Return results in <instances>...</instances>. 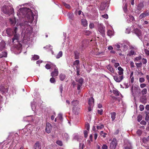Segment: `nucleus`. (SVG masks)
<instances>
[{
    "instance_id": "46",
    "label": "nucleus",
    "mask_w": 149,
    "mask_h": 149,
    "mask_svg": "<svg viewBox=\"0 0 149 149\" xmlns=\"http://www.w3.org/2000/svg\"><path fill=\"white\" fill-rule=\"evenodd\" d=\"M141 56H140L138 57H136L134 59V61L135 62H137L141 60Z\"/></svg>"
},
{
    "instance_id": "58",
    "label": "nucleus",
    "mask_w": 149,
    "mask_h": 149,
    "mask_svg": "<svg viewBox=\"0 0 149 149\" xmlns=\"http://www.w3.org/2000/svg\"><path fill=\"white\" fill-rule=\"evenodd\" d=\"M103 111L102 109L98 110H97V113L98 114H100V115H102L103 113Z\"/></svg>"
},
{
    "instance_id": "42",
    "label": "nucleus",
    "mask_w": 149,
    "mask_h": 149,
    "mask_svg": "<svg viewBox=\"0 0 149 149\" xmlns=\"http://www.w3.org/2000/svg\"><path fill=\"white\" fill-rule=\"evenodd\" d=\"M100 135L103 138H105L107 134L106 133H104L103 131H101L100 132Z\"/></svg>"
},
{
    "instance_id": "9",
    "label": "nucleus",
    "mask_w": 149,
    "mask_h": 149,
    "mask_svg": "<svg viewBox=\"0 0 149 149\" xmlns=\"http://www.w3.org/2000/svg\"><path fill=\"white\" fill-rule=\"evenodd\" d=\"M80 110V107L79 106L72 107V112L75 115H78L79 113Z\"/></svg>"
},
{
    "instance_id": "64",
    "label": "nucleus",
    "mask_w": 149,
    "mask_h": 149,
    "mask_svg": "<svg viewBox=\"0 0 149 149\" xmlns=\"http://www.w3.org/2000/svg\"><path fill=\"white\" fill-rule=\"evenodd\" d=\"M144 52L147 55H149V51L147 49H145L144 50Z\"/></svg>"
},
{
    "instance_id": "51",
    "label": "nucleus",
    "mask_w": 149,
    "mask_h": 149,
    "mask_svg": "<svg viewBox=\"0 0 149 149\" xmlns=\"http://www.w3.org/2000/svg\"><path fill=\"white\" fill-rule=\"evenodd\" d=\"M93 105H89L88 107V112H90L93 109Z\"/></svg>"
},
{
    "instance_id": "40",
    "label": "nucleus",
    "mask_w": 149,
    "mask_h": 149,
    "mask_svg": "<svg viewBox=\"0 0 149 149\" xmlns=\"http://www.w3.org/2000/svg\"><path fill=\"white\" fill-rule=\"evenodd\" d=\"M10 21L11 22V24H15L16 22L15 19V18H13L12 19L10 18Z\"/></svg>"
},
{
    "instance_id": "28",
    "label": "nucleus",
    "mask_w": 149,
    "mask_h": 149,
    "mask_svg": "<svg viewBox=\"0 0 149 149\" xmlns=\"http://www.w3.org/2000/svg\"><path fill=\"white\" fill-rule=\"evenodd\" d=\"M57 119H59L60 121H62L63 120L62 115L61 113L58 114V117L55 119V121L56 122Z\"/></svg>"
},
{
    "instance_id": "59",
    "label": "nucleus",
    "mask_w": 149,
    "mask_h": 149,
    "mask_svg": "<svg viewBox=\"0 0 149 149\" xmlns=\"http://www.w3.org/2000/svg\"><path fill=\"white\" fill-rule=\"evenodd\" d=\"M82 84H77V89L78 90H80V88L82 86Z\"/></svg>"
},
{
    "instance_id": "16",
    "label": "nucleus",
    "mask_w": 149,
    "mask_h": 149,
    "mask_svg": "<svg viewBox=\"0 0 149 149\" xmlns=\"http://www.w3.org/2000/svg\"><path fill=\"white\" fill-rule=\"evenodd\" d=\"M127 21L128 22H131L134 20V17L132 15H128L126 17Z\"/></svg>"
},
{
    "instance_id": "19",
    "label": "nucleus",
    "mask_w": 149,
    "mask_h": 149,
    "mask_svg": "<svg viewBox=\"0 0 149 149\" xmlns=\"http://www.w3.org/2000/svg\"><path fill=\"white\" fill-rule=\"evenodd\" d=\"M8 53L6 51H4L0 53V58L3 57L6 58L7 56Z\"/></svg>"
},
{
    "instance_id": "18",
    "label": "nucleus",
    "mask_w": 149,
    "mask_h": 149,
    "mask_svg": "<svg viewBox=\"0 0 149 149\" xmlns=\"http://www.w3.org/2000/svg\"><path fill=\"white\" fill-rule=\"evenodd\" d=\"M118 73L119 75H121L123 76V69L121 67L119 66L118 68Z\"/></svg>"
},
{
    "instance_id": "27",
    "label": "nucleus",
    "mask_w": 149,
    "mask_h": 149,
    "mask_svg": "<svg viewBox=\"0 0 149 149\" xmlns=\"http://www.w3.org/2000/svg\"><path fill=\"white\" fill-rule=\"evenodd\" d=\"M33 147L34 149H36L38 148H39V149H41V147L40 146V143L39 142H36L34 145Z\"/></svg>"
},
{
    "instance_id": "50",
    "label": "nucleus",
    "mask_w": 149,
    "mask_h": 149,
    "mask_svg": "<svg viewBox=\"0 0 149 149\" xmlns=\"http://www.w3.org/2000/svg\"><path fill=\"white\" fill-rule=\"evenodd\" d=\"M50 81L52 83H55L56 82V80L53 77H52L50 78Z\"/></svg>"
},
{
    "instance_id": "62",
    "label": "nucleus",
    "mask_w": 149,
    "mask_h": 149,
    "mask_svg": "<svg viewBox=\"0 0 149 149\" xmlns=\"http://www.w3.org/2000/svg\"><path fill=\"white\" fill-rule=\"evenodd\" d=\"M94 24L92 23H90L89 24V28L90 29H93L94 28Z\"/></svg>"
},
{
    "instance_id": "49",
    "label": "nucleus",
    "mask_w": 149,
    "mask_h": 149,
    "mask_svg": "<svg viewBox=\"0 0 149 149\" xmlns=\"http://www.w3.org/2000/svg\"><path fill=\"white\" fill-rule=\"evenodd\" d=\"M56 143L57 144L60 146H61L63 145L62 142L61 141L57 140L56 141Z\"/></svg>"
},
{
    "instance_id": "37",
    "label": "nucleus",
    "mask_w": 149,
    "mask_h": 149,
    "mask_svg": "<svg viewBox=\"0 0 149 149\" xmlns=\"http://www.w3.org/2000/svg\"><path fill=\"white\" fill-rule=\"evenodd\" d=\"M76 81L78 82V84H82L84 80L82 78H80L76 79Z\"/></svg>"
},
{
    "instance_id": "55",
    "label": "nucleus",
    "mask_w": 149,
    "mask_h": 149,
    "mask_svg": "<svg viewBox=\"0 0 149 149\" xmlns=\"http://www.w3.org/2000/svg\"><path fill=\"white\" fill-rule=\"evenodd\" d=\"M139 107L140 110L141 111H143L144 109V107L143 105H140Z\"/></svg>"
},
{
    "instance_id": "63",
    "label": "nucleus",
    "mask_w": 149,
    "mask_h": 149,
    "mask_svg": "<svg viewBox=\"0 0 149 149\" xmlns=\"http://www.w3.org/2000/svg\"><path fill=\"white\" fill-rule=\"evenodd\" d=\"M102 149H108V146L106 144H104L103 145L102 147Z\"/></svg>"
},
{
    "instance_id": "20",
    "label": "nucleus",
    "mask_w": 149,
    "mask_h": 149,
    "mask_svg": "<svg viewBox=\"0 0 149 149\" xmlns=\"http://www.w3.org/2000/svg\"><path fill=\"white\" fill-rule=\"evenodd\" d=\"M62 136L64 140L68 141L69 139V136L67 133H63L62 134Z\"/></svg>"
},
{
    "instance_id": "6",
    "label": "nucleus",
    "mask_w": 149,
    "mask_h": 149,
    "mask_svg": "<svg viewBox=\"0 0 149 149\" xmlns=\"http://www.w3.org/2000/svg\"><path fill=\"white\" fill-rule=\"evenodd\" d=\"M117 145V141L115 138H113L110 144V149H115Z\"/></svg>"
},
{
    "instance_id": "14",
    "label": "nucleus",
    "mask_w": 149,
    "mask_h": 149,
    "mask_svg": "<svg viewBox=\"0 0 149 149\" xmlns=\"http://www.w3.org/2000/svg\"><path fill=\"white\" fill-rule=\"evenodd\" d=\"M54 66H55V65L51 62H49V63L47 64L46 65L45 67L47 69H49L50 68L52 69L54 68Z\"/></svg>"
},
{
    "instance_id": "17",
    "label": "nucleus",
    "mask_w": 149,
    "mask_h": 149,
    "mask_svg": "<svg viewBox=\"0 0 149 149\" xmlns=\"http://www.w3.org/2000/svg\"><path fill=\"white\" fill-rule=\"evenodd\" d=\"M67 16L70 19V21H72L74 19V15L73 13H68L67 14Z\"/></svg>"
},
{
    "instance_id": "56",
    "label": "nucleus",
    "mask_w": 149,
    "mask_h": 149,
    "mask_svg": "<svg viewBox=\"0 0 149 149\" xmlns=\"http://www.w3.org/2000/svg\"><path fill=\"white\" fill-rule=\"evenodd\" d=\"M141 101L143 103H145L146 102V99L145 98L143 99L141 98Z\"/></svg>"
},
{
    "instance_id": "3",
    "label": "nucleus",
    "mask_w": 149,
    "mask_h": 149,
    "mask_svg": "<svg viewBox=\"0 0 149 149\" xmlns=\"http://www.w3.org/2000/svg\"><path fill=\"white\" fill-rule=\"evenodd\" d=\"M1 10L4 13L9 15L12 14L14 12L13 8L10 6L4 5L2 8Z\"/></svg>"
},
{
    "instance_id": "11",
    "label": "nucleus",
    "mask_w": 149,
    "mask_h": 149,
    "mask_svg": "<svg viewBox=\"0 0 149 149\" xmlns=\"http://www.w3.org/2000/svg\"><path fill=\"white\" fill-rule=\"evenodd\" d=\"M139 88L136 86H132L131 88V93L133 96L134 95L137 93V91Z\"/></svg>"
},
{
    "instance_id": "10",
    "label": "nucleus",
    "mask_w": 149,
    "mask_h": 149,
    "mask_svg": "<svg viewBox=\"0 0 149 149\" xmlns=\"http://www.w3.org/2000/svg\"><path fill=\"white\" fill-rule=\"evenodd\" d=\"M52 128V126L50 123H47L45 129L46 132L48 134L50 133L51 132Z\"/></svg>"
},
{
    "instance_id": "13",
    "label": "nucleus",
    "mask_w": 149,
    "mask_h": 149,
    "mask_svg": "<svg viewBox=\"0 0 149 149\" xmlns=\"http://www.w3.org/2000/svg\"><path fill=\"white\" fill-rule=\"evenodd\" d=\"M71 105L72 107L79 106V101L77 100H73L71 102Z\"/></svg>"
},
{
    "instance_id": "2",
    "label": "nucleus",
    "mask_w": 149,
    "mask_h": 149,
    "mask_svg": "<svg viewBox=\"0 0 149 149\" xmlns=\"http://www.w3.org/2000/svg\"><path fill=\"white\" fill-rule=\"evenodd\" d=\"M17 28L15 27L13 29H7L6 30V33L9 36L14 35L13 38L10 40V44L13 46L11 49H13L15 54L20 53L22 49V45L19 42V35L17 33Z\"/></svg>"
},
{
    "instance_id": "36",
    "label": "nucleus",
    "mask_w": 149,
    "mask_h": 149,
    "mask_svg": "<svg viewBox=\"0 0 149 149\" xmlns=\"http://www.w3.org/2000/svg\"><path fill=\"white\" fill-rule=\"evenodd\" d=\"M74 58L75 59H78L79 58V53L77 51L74 52Z\"/></svg>"
},
{
    "instance_id": "54",
    "label": "nucleus",
    "mask_w": 149,
    "mask_h": 149,
    "mask_svg": "<svg viewBox=\"0 0 149 149\" xmlns=\"http://www.w3.org/2000/svg\"><path fill=\"white\" fill-rule=\"evenodd\" d=\"M149 141V136L147 138H144L143 139V142L144 143H146V141Z\"/></svg>"
},
{
    "instance_id": "33",
    "label": "nucleus",
    "mask_w": 149,
    "mask_h": 149,
    "mask_svg": "<svg viewBox=\"0 0 149 149\" xmlns=\"http://www.w3.org/2000/svg\"><path fill=\"white\" fill-rule=\"evenodd\" d=\"M116 113L115 112H113L111 113V118L112 121H113L115 120L116 118Z\"/></svg>"
},
{
    "instance_id": "29",
    "label": "nucleus",
    "mask_w": 149,
    "mask_h": 149,
    "mask_svg": "<svg viewBox=\"0 0 149 149\" xmlns=\"http://www.w3.org/2000/svg\"><path fill=\"white\" fill-rule=\"evenodd\" d=\"M63 55L62 52L61 51H60L55 56V57L57 59L59 58Z\"/></svg>"
},
{
    "instance_id": "47",
    "label": "nucleus",
    "mask_w": 149,
    "mask_h": 149,
    "mask_svg": "<svg viewBox=\"0 0 149 149\" xmlns=\"http://www.w3.org/2000/svg\"><path fill=\"white\" fill-rule=\"evenodd\" d=\"M117 51V53L120 56H124V55L122 53L121 49L118 50Z\"/></svg>"
},
{
    "instance_id": "48",
    "label": "nucleus",
    "mask_w": 149,
    "mask_h": 149,
    "mask_svg": "<svg viewBox=\"0 0 149 149\" xmlns=\"http://www.w3.org/2000/svg\"><path fill=\"white\" fill-rule=\"evenodd\" d=\"M63 4L67 8L70 9L71 8L69 4H67L65 2L63 3Z\"/></svg>"
},
{
    "instance_id": "31",
    "label": "nucleus",
    "mask_w": 149,
    "mask_h": 149,
    "mask_svg": "<svg viewBox=\"0 0 149 149\" xmlns=\"http://www.w3.org/2000/svg\"><path fill=\"white\" fill-rule=\"evenodd\" d=\"M35 102L34 101H33L32 102H31V106L32 110L34 111H36V107L35 106Z\"/></svg>"
},
{
    "instance_id": "61",
    "label": "nucleus",
    "mask_w": 149,
    "mask_h": 149,
    "mask_svg": "<svg viewBox=\"0 0 149 149\" xmlns=\"http://www.w3.org/2000/svg\"><path fill=\"white\" fill-rule=\"evenodd\" d=\"M136 133L139 136H140L142 134L141 131L140 130H138L136 132Z\"/></svg>"
},
{
    "instance_id": "5",
    "label": "nucleus",
    "mask_w": 149,
    "mask_h": 149,
    "mask_svg": "<svg viewBox=\"0 0 149 149\" xmlns=\"http://www.w3.org/2000/svg\"><path fill=\"white\" fill-rule=\"evenodd\" d=\"M98 30L99 32L102 35L103 37L105 36V27L102 24H97Z\"/></svg>"
},
{
    "instance_id": "15",
    "label": "nucleus",
    "mask_w": 149,
    "mask_h": 149,
    "mask_svg": "<svg viewBox=\"0 0 149 149\" xmlns=\"http://www.w3.org/2000/svg\"><path fill=\"white\" fill-rule=\"evenodd\" d=\"M81 24L84 27H86L87 26V21L85 18H83L81 20Z\"/></svg>"
},
{
    "instance_id": "41",
    "label": "nucleus",
    "mask_w": 149,
    "mask_h": 149,
    "mask_svg": "<svg viewBox=\"0 0 149 149\" xmlns=\"http://www.w3.org/2000/svg\"><path fill=\"white\" fill-rule=\"evenodd\" d=\"M141 94L142 95H145L147 93V90L146 88L143 89L141 91Z\"/></svg>"
},
{
    "instance_id": "53",
    "label": "nucleus",
    "mask_w": 149,
    "mask_h": 149,
    "mask_svg": "<svg viewBox=\"0 0 149 149\" xmlns=\"http://www.w3.org/2000/svg\"><path fill=\"white\" fill-rule=\"evenodd\" d=\"M123 51H126L128 49V47L127 46L124 45L123 46Z\"/></svg>"
},
{
    "instance_id": "44",
    "label": "nucleus",
    "mask_w": 149,
    "mask_h": 149,
    "mask_svg": "<svg viewBox=\"0 0 149 149\" xmlns=\"http://www.w3.org/2000/svg\"><path fill=\"white\" fill-rule=\"evenodd\" d=\"M104 127V126L102 124L100 125L97 126V130H100L102 129Z\"/></svg>"
},
{
    "instance_id": "25",
    "label": "nucleus",
    "mask_w": 149,
    "mask_h": 149,
    "mask_svg": "<svg viewBox=\"0 0 149 149\" xmlns=\"http://www.w3.org/2000/svg\"><path fill=\"white\" fill-rule=\"evenodd\" d=\"M94 102V99L93 97H91L88 101V104L89 105H93Z\"/></svg>"
},
{
    "instance_id": "22",
    "label": "nucleus",
    "mask_w": 149,
    "mask_h": 149,
    "mask_svg": "<svg viewBox=\"0 0 149 149\" xmlns=\"http://www.w3.org/2000/svg\"><path fill=\"white\" fill-rule=\"evenodd\" d=\"M0 91L3 94L5 92H7L8 91V89L7 88H5L4 87L2 86H0Z\"/></svg>"
},
{
    "instance_id": "12",
    "label": "nucleus",
    "mask_w": 149,
    "mask_h": 149,
    "mask_svg": "<svg viewBox=\"0 0 149 149\" xmlns=\"http://www.w3.org/2000/svg\"><path fill=\"white\" fill-rule=\"evenodd\" d=\"M54 71L52 72L51 73V75L52 77H55L57 76L58 74V69L56 66H54Z\"/></svg>"
},
{
    "instance_id": "4",
    "label": "nucleus",
    "mask_w": 149,
    "mask_h": 149,
    "mask_svg": "<svg viewBox=\"0 0 149 149\" xmlns=\"http://www.w3.org/2000/svg\"><path fill=\"white\" fill-rule=\"evenodd\" d=\"M130 29L132 30V32L134 33L140 40L142 41V32L141 30L138 28H135L134 25H132Z\"/></svg>"
},
{
    "instance_id": "45",
    "label": "nucleus",
    "mask_w": 149,
    "mask_h": 149,
    "mask_svg": "<svg viewBox=\"0 0 149 149\" xmlns=\"http://www.w3.org/2000/svg\"><path fill=\"white\" fill-rule=\"evenodd\" d=\"M113 93L116 95V96H118L120 93V92L117 90H115L113 91Z\"/></svg>"
},
{
    "instance_id": "23",
    "label": "nucleus",
    "mask_w": 149,
    "mask_h": 149,
    "mask_svg": "<svg viewBox=\"0 0 149 149\" xmlns=\"http://www.w3.org/2000/svg\"><path fill=\"white\" fill-rule=\"evenodd\" d=\"M136 54L135 51L133 49H132L128 52L127 54L128 56H130Z\"/></svg>"
},
{
    "instance_id": "60",
    "label": "nucleus",
    "mask_w": 149,
    "mask_h": 149,
    "mask_svg": "<svg viewBox=\"0 0 149 149\" xmlns=\"http://www.w3.org/2000/svg\"><path fill=\"white\" fill-rule=\"evenodd\" d=\"M142 120V116L140 115H139L137 117V120L139 122Z\"/></svg>"
},
{
    "instance_id": "32",
    "label": "nucleus",
    "mask_w": 149,
    "mask_h": 149,
    "mask_svg": "<svg viewBox=\"0 0 149 149\" xmlns=\"http://www.w3.org/2000/svg\"><path fill=\"white\" fill-rule=\"evenodd\" d=\"M124 149H132L131 144L129 143L127 145H125L124 146Z\"/></svg>"
},
{
    "instance_id": "7",
    "label": "nucleus",
    "mask_w": 149,
    "mask_h": 149,
    "mask_svg": "<svg viewBox=\"0 0 149 149\" xmlns=\"http://www.w3.org/2000/svg\"><path fill=\"white\" fill-rule=\"evenodd\" d=\"M6 49V42L3 40H2L0 42V52L4 51Z\"/></svg>"
},
{
    "instance_id": "52",
    "label": "nucleus",
    "mask_w": 149,
    "mask_h": 149,
    "mask_svg": "<svg viewBox=\"0 0 149 149\" xmlns=\"http://www.w3.org/2000/svg\"><path fill=\"white\" fill-rule=\"evenodd\" d=\"M115 46L117 50H120L119 49L120 47V46L119 44H116L115 45Z\"/></svg>"
},
{
    "instance_id": "35",
    "label": "nucleus",
    "mask_w": 149,
    "mask_h": 149,
    "mask_svg": "<svg viewBox=\"0 0 149 149\" xmlns=\"http://www.w3.org/2000/svg\"><path fill=\"white\" fill-rule=\"evenodd\" d=\"M39 58V56L37 55H34L32 56L31 58L32 60H36L38 59Z\"/></svg>"
},
{
    "instance_id": "39",
    "label": "nucleus",
    "mask_w": 149,
    "mask_h": 149,
    "mask_svg": "<svg viewBox=\"0 0 149 149\" xmlns=\"http://www.w3.org/2000/svg\"><path fill=\"white\" fill-rule=\"evenodd\" d=\"M147 16L146 14L143 12V13H141L139 16V18L140 19H142L146 17Z\"/></svg>"
},
{
    "instance_id": "34",
    "label": "nucleus",
    "mask_w": 149,
    "mask_h": 149,
    "mask_svg": "<svg viewBox=\"0 0 149 149\" xmlns=\"http://www.w3.org/2000/svg\"><path fill=\"white\" fill-rule=\"evenodd\" d=\"M65 76L64 74H61L59 75L60 79L61 81H63L65 78Z\"/></svg>"
},
{
    "instance_id": "24",
    "label": "nucleus",
    "mask_w": 149,
    "mask_h": 149,
    "mask_svg": "<svg viewBox=\"0 0 149 149\" xmlns=\"http://www.w3.org/2000/svg\"><path fill=\"white\" fill-rule=\"evenodd\" d=\"M107 34L108 36L111 37V36L114 35V32L112 30L108 29L107 31Z\"/></svg>"
},
{
    "instance_id": "8",
    "label": "nucleus",
    "mask_w": 149,
    "mask_h": 149,
    "mask_svg": "<svg viewBox=\"0 0 149 149\" xmlns=\"http://www.w3.org/2000/svg\"><path fill=\"white\" fill-rule=\"evenodd\" d=\"M114 80L117 82H120L123 80V76L121 75L113 76Z\"/></svg>"
},
{
    "instance_id": "43",
    "label": "nucleus",
    "mask_w": 149,
    "mask_h": 149,
    "mask_svg": "<svg viewBox=\"0 0 149 149\" xmlns=\"http://www.w3.org/2000/svg\"><path fill=\"white\" fill-rule=\"evenodd\" d=\"M79 60H77L75 61L73 63V65H75L76 67H77V66L79 64Z\"/></svg>"
},
{
    "instance_id": "21",
    "label": "nucleus",
    "mask_w": 149,
    "mask_h": 149,
    "mask_svg": "<svg viewBox=\"0 0 149 149\" xmlns=\"http://www.w3.org/2000/svg\"><path fill=\"white\" fill-rule=\"evenodd\" d=\"M107 69L111 73H113L114 72V69L112 67L111 65H109L107 66Z\"/></svg>"
},
{
    "instance_id": "30",
    "label": "nucleus",
    "mask_w": 149,
    "mask_h": 149,
    "mask_svg": "<svg viewBox=\"0 0 149 149\" xmlns=\"http://www.w3.org/2000/svg\"><path fill=\"white\" fill-rule=\"evenodd\" d=\"M106 6V4L104 3H102L100 6V9L101 10H104Z\"/></svg>"
},
{
    "instance_id": "26",
    "label": "nucleus",
    "mask_w": 149,
    "mask_h": 149,
    "mask_svg": "<svg viewBox=\"0 0 149 149\" xmlns=\"http://www.w3.org/2000/svg\"><path fill=\"white\" fill-rule=\"evenodd\" d=\"M144 7V4L143 3H140L139 4L137 7V9L139 10H141Z\"/></svg>"
},
{
    "instance_id": "38",
    "label": "nucleus",
    "mask_w": 149,
    "mask_h": 149,
    "mask_svg": "<svg viewBox=\"0 0 149 149\" xmlns=\"http://www.w3.org/2000/svg\"><path fill=\"white\" fill-rule=\"evenodd\" d=\"M125 5L123 8V10L125 13H126L127 11V3H124Z\"/></svg>"
},
{
    "instance_id": "57",
    "label": "nucleus",
    "mask_w": 149,
    "mask_h": 149,
    "mask_svg": "<svg viewBox=\"0 0 149 149\" xmlns=\"http://www.w3.org/2000/svg\"><path fill=\"white\" fill-rule=\"evenodd\" d=\"M102 17L105 19H108V16L107 14H105L103 15H102Z\"/></svg>"
},
{
    "instance_id": "1",
    "label": "nucleus",
    "mask_w": 149,
    "mask_h": 149,
    "mask_svg": "<svg viewBox=\"0 0 149 149\" xmlns=\"http://www.w3.org/2000/svg\"><path fill=\"white\" fill-rule=\"evenodd\" d=\"M34 12L35 14H34L31 9L26 7L19 8L17 12V15L19 18H25V21L23 24H21V26L24 29L23 31H25V33L29 35L32 32L31 25L34 18L35 21H37V12Z\"/></svg>"
}]
</instances>
